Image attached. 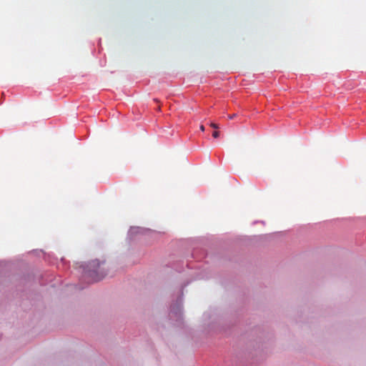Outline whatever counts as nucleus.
<instances>
[{
  "label": "nucleus",
  "instance_id": "obj_1",
  "mask_svg": "<svg viewBox=\"0 0 366 366\" xmlns=\"http://www.w3.org/2000/svg\"><path fill=\"white\" fill-rule=\"evenodd\" d=\"M102 264H104V262H102ZM100 266L101 262L99 260L91 261L84 269L85 274L91 277L94 282L101 280L106 275V273L103 269L100 268Z\"/></svg>",
  "mask_w": 366,
  "mask_h": 366
},
{
  "label": "nucleus",
  "instance_id": "obj_2",
  "mask_svg": "<svg viewBox=\"0 0 366 366\" xmlns=\"http://www.w3.org/2000/svg\"><path fill=\"white\" fill-rule=\"evenodd\" d=\"M213 137L217 138L219 136V132L217 131H214L212 134Z\"/></svg>",
  "mask_w": 366,
  "mask_h": 366
},
{
  "label": "nucleus",
  "instance_id": "obj_3",
  "mask_svg": "<svg viewBox=\"0 0 366 366\" xmlns=\"http://www.w3.org/2000/svg\"><path fill=\"white\" fill-rule=\"evenodd\" d=\"M210 126L214 128V129H218L219 128V126L217 124H214V123H211L210 124Z\"/></svg>",
  "mask_w": 366,
  "mask_h": 366
},
{
  "label": "nucleus",
  "instance_id": "obj_4",
  "mask_svg": "<svg viewBox=\"0 0 366 366\" xmlns=\"http://www.w3.org/2000/svg\"><path fill=\"white\" fill-rule=\"evenodd\" d=\"M236 116H237L236 114H233L229 116V119H234Z\"/></svg>",
  "mask_w": 366,
  "mask_h": 366
},
{
  "label": "nucleus",
  "instance_id": "obj_5",
  "mask_svg": "<svg viewBox=\"0 0 366 366\" xmlns=\"http://www.w3.org/2000/svg\"><path fill=\"white\" fill-rule=\"evenodd\" d=\"M199 128H200L201 131H202V132L204 131V127L203 125H201Z\"/></svg>",
  "mask_w": 366,
  "mask_h": 366
}]
</instances>
